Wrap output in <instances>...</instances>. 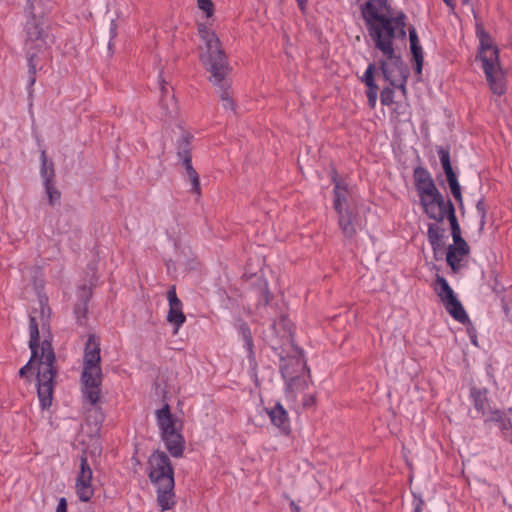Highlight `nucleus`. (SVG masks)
Returning <instances> with one entry per match:
<instances>
[{
  "label": "nucleus",
  "mask_w": 512,
  "mask_h": 512,
  "mask_svg": "<svg viewBox=\"0 0 512 512\" xmlns=\"http://www.w3.org/2000/svg\"><path fill=\"white\" fill-rule=\"evenodd\" d=\"M361 13L375 48L380 50L383 56L391 62L383 61L381 63L385 79L405 94L407 74L399 58L395 55L393 42L395 38H404L406 35V16L403 13L392 16L386 0L367 1L362 7Z\"/></svg>",
  "instance_id": "obj_1"
},
{
  "label": "nucleus",
  "mask_w": 512,
  "mask_h": 512,
  "mask_svg": "<svg viewBox=\"0 0 512 512\" xmlns=\"http://www.w3.org/2000/svg\"><path fill=\"white\" fill-rule=\"evenodd\" d=\"M29 348L31 358L29 362L19 370V375L24 377L32 370L37 362L38 398L42 409H48L52 404L54 391V368L55 354L49 340L45 339L39 344V327L34 316L29 321Z\"/></svg>",
  "instance_id": "obj_2"
},
{
  "label": "nucleus",
  "mask_w": 512,
  "mask_h": 512,
  "mask_svg": "<svg viewBox=\"0 0 512 512\" xmlns=\"http://www.w3.org/2000/svg\"><path fill=\"white\" fill-rule=\"evenodd\" d=\"M198 34L205 46L200 54V59L206 69L211 73L214 85L220 88L222 106L226 110H233V99L228 91L230 84L225 79L228 73V64L225 54L220 47V41L216 33L205 24H198Z\"/></svg>",
  "instance_id": "obj_3"
},
{
  "label": "nucleus",
  "mask_w": 512,
  "mask_h": 512,
  "mask_svg": "<svg viewBox=\"0 0 512 512\" xmlns=\"http://www.w3.org/2000/svg\"><path fill=\"white\" fill-rule=\"evenodd\" d=\"M147 472L151 483L156 487L157 504L161 511L172 509L175 504L174 469L163 451L153 452L148 459Z\"/></svg>",
  "instance_id": "obj_4"
},
{
  "label": "nucleus",
  "mask_w": 512,
  "mask_h": 512,
  "mask_svg": "<svg viewBox=\"0 0 512 512\" xmlns=\"http://www.w3.org/2000/svg\"><path fill=\"white\" fill-rule=\"evenodd\" d=\"M100 344L94 335H90L85 346L83 356V370L81 380L83 395L92 405L100 399V386L102 383Z\"/></svg>",
  "instance_id": "obj_5"
},
{
  "label": "nucleus",
  "mask_w": 512,
  "mask_h": 512,
  "mask_svg": "<svg viewBox=\"0 0 512 512\" xmlns=\"http://www.w3.org/2000/svg\"><path fill=\"white\" fill-rule=\"evenodd\" d=\"M480 42L479 55L486 79L490 89L496 95H503L506 91L505 74L499 64V51L493 45L490 36L480 27L476 29Z\"/></svg>",
  "instance_id": "obj_6"
},
{
  "label": "nucleus",
  "mask_w": 512,
  "mask_h": 512,
  "mask_svg": "<svg viewBox=\"0 0 512 512\" xmlns=\"http://www.w3.org/2000/svg\"><path fill=\"white\" fill-rule=\"evenodd\" d=\"M156 421L168 452L175 458L182 457L185 449L182 422L171 413L168 404L156 411Z\"/></svg>",
  "instance_id": "obj_7"
},
{
  "label": "nucleus",
  "mask_w": 512,
  "mask_h": 512,
  "mask_svg": "<svg viewBox=\"0 0 512 512\" xmlns=\"http://www.w3.org/2000/svg\"><path fill=\"white\" fill-rule=\"evenodd\" d=\"M333 206L338 214V225L347 238L356 234V216L350 202V192L346 184L333 177Z\"/></svg>",
  "instance_id": "obj_8"
},
{
  "label": "nucleus",
  "mask_w": 512,
  "mask_h": 512,
  "mask_svg": "<svg viewBox=\"0 0 512 512\" xmlns=\"http://www.w3.org/2000/svg\"><path fill=\"white\" fill-rule=\"evenodd\" d=\"M433 288L443 303L446 311L454 320L462 324H465L469 321V317L465 312L463 305L457 299L453 289L450 287L449 283L444 277L437 274Z\"/></svg>",
  "instance_id": "obj_9"
},
{
  "label": "nucleus",
  "mask_w": 512,
  "mask_h": 512,
  "mask_svg": "<svg viewBox=\"0 0 512 512\" xmlns=\"http://www.w3.org/2000/svg\"><path fill=\"white\" fill-rule=\"evenodd\" d=\"M423 212L435 222H443L447 212L454 207L450 199H445L438 190L419 197Z\"/></svg>",
  "instance_id": "obj_10"
},
{
  "label": "nucleus",
  "mask_w": 512,
  "mask_h": 512,
  "mask_svg": "<svg viewBox=\"0 0 512 512\" xmlns=\"http://www.w3.org/2000/svg\"><path fill=\"white\" fill-rule=\"evenodd\" d=\"M92 477V469L87 457L83 454L80 457V471L75 485L77 496L82 502H88L93 497Z\"/></svg>",
  "instance_id": "obj_11"
},
{
  "label": "nucleus",
  "mask_w": 512,
  "mask_h": 512,
  "mask_svg": "<svg viewBox=\"0 0 512 512\" xmlns=\"http://www.w3.org/2000/svg\"><path fill=\"white\" fill-rule=\"evenodd\" d=\"M487 389H478L473 387L470 391V397L474 408L485 418V421H500L502 412L498 409L491 408L488 401Z\"/></svg>",
  "instance_id": "obj_12"
},
{
  "label": "nucleus",
  "mask_w": 512,
  "mask_h": 512,
  "mask_svg": "<svg viewBox=\"0 0 512 512\" xmlns=\"http://www.w3.org/2000/svg\"><path fill=\"white\" fill-rule=\"evenodd\" d=\"M167 300L169 304L167 321L174 326V334H176L186 322V316L183 312V303L177 296L175 286L170 287L167 291Z\"/></svg>",
  "instance_id": "obj_13"
},
{
  "label": "nucleus",
  "mask_w": 512,
  "mask_h": 512,
  "mask_svg": "<svg viewBox=\"0 0 512 512\" xmlns=\"http://www.w3.org/2000/svg\"><path fill=\"white\" fill-rule=\"evenodd\" d=\"M470 254V247L467 242L453 243L448 246L446 261L453 272H459L466 264Z\"/></svg>",
  "instance_id": "obj_14"
},
{
  "label": "nucleus",
  "mask_w": 512,
  "mask_h": 512,
  "mask_svg": "<svg viewBox=\"0 0 512 512\" xmlns=\"http://www.w3.org/2000/svg\"><path fill=\"white\" fill-rule=\"evenodd\" d=\"M178 156L182 159L185 166L187 177L191 183L192 190L196 194H200V180L198 173L192 167V157L189 149V141L187 138H183L178 145Z\"/></svg>",
  "instance_id": "obj_15"
},
{
  "label": "nucleus",
  "mask_w": 512,
  "mask_h": 512,
  "mask_svg": "<svg viewBox=\"0 0 512 512\" xmlns=\"http://www.w3.org/2000/svg\"><path fill=\"white\" fill-rule=\"evenodd\" d=\"M413 180L418 197L438 190L431 173L422 166H417L413 171Z\"/></svg>",
  "instance_id": "obj_16"
},
{
  "label": "nucleus",
  "mask_w": 512,
  "mask_h": 512,
  "mask_svg": "<svg viewBox=\"0 0 512 512\" xmlns=\"http://www.w3.org/2000/svg\"><path fill=\"white\" fill-rule=\"evenodd\" d=\"M281 372L286 383V398L288 401L294 402L298 393L303 392L307 388V379L303 376H293L288 366L282 367Z\"/></svg>",
  "instance_id": "obj_17"
},
{
  "label": "nucleus",
  "mask_w": 512,
  "mask_h": 512,
  "mask_svg": "<svg viewBox=\"0 0 512 512\" xmlns=\"http://www.w3.org/2000/svg\"><path fill=\"white\" fill-rule=\"evenodd\" d=\"M26 33L27 45H31V47L39 50L46 46V35L44 34L42 23L35 17L27 21Z\"/></svg>",
  "instance_id": "obj_18"
},
{
  "label": "nucleus",
  "mask_w": 512,
  "mask_h": 512,
  "mask_svg": "<svg viewBox=\"0 0 512 512\" xmlns=\"http://www.w3.org/2000/svg\"><path fill=\"white\" fill-rule=\"evenodd\" d=\"M266 411L271 423L282 433L288 434L290 431V420L285 408L280 403H276L274 407L266 409Z\"/></svg>",
  "instance_id": "obj_19"
},
{
  "label": "nucleus",
  "mask_w": 512,
  "mask_h": 512,
  "mask_svg": "<svg viewBox=\"0 0 512 512\" xmlns=\"http://www.w3.org/2000/svg\"><path fill=\"white\" fill-rule=\"evenodd\" d=\"M92 290L89 286L83 285L78 288L77 296L80 300V304L75 306L74 312L78 320L85 318L87 313V304L91 297Z\"/></svg>",
  "instance_id": "obj_20"
},
{
  "label": "nucleus",
  "mask_w": 512,
  "mask_h": 512,
  "mask_svg": "<svg viewBox=\"0 0 512 512\" xmlns=\"http://www.w3.org/2000/svg\"><path fill=\"white\" fill-rule=\"evenodd\" d=\"M409 39H410L411 52H412L413 57L416 62L415 70H416V73L420 75L422 73L423 55H422V48L419 45L418 36H417V33L414 28L409 30Z\"/></svg>",
  "instance_id": "obj_21"
},
{
  "label": "nucleus",
  "mask_w": 512,
  "mask_h": 512,
  "mask_svg": "<svg viewBox=\"0 0 512 512\" xmlns=\"http://www.w3.org/2000/svg\"><path fill=\"white\" fill-rule=\"evenodd\" d=\"M438 223H430L427 230L428 241L433 250L439 249L443 244L445 230Z\"/></svg>",
  "instance_id": "obj_22"
},
{
  "label": "nucleus",
  "mask_w": 512,
  "mask_h": 512,
  "mask_svg": "<svg viewBox=\"0 0 512 512\" xmlns=\"http://www.w3.org/2000/svg\"><path fill=\"white\" fill-rule=\"evenodd\" d=\"M437 152H438V156H439L442 168L446 175V179L448 180V179L457 177V174L454 172L452 165H451L449 149L444 148V147H439Z\"/></svg>",
  "instance_id": "obj_23"
},
{
  "label": "nucleus",
  "mask_w": 512,
  "mask_h": 512,
  "mask_svg": "<svg viewBox=\"0 0 512 512\" xmlns=\"http://www.w3.org/2000/svg\"><path fill=\"white\" fill-rule=\"evenodd\" d=\"M446 218L449 220L451 226V235L453 243L466 242L461 236V229L456 218L454 207H451L450 210L447 212Z\"/></svg>",
  "instance_id": "obj_24"
},
{
  "label": "nucleus",
  "mask_w": 512,
  "mask_h": 512,
  "mask_svg": "<svg viewBox=\"0 0 512 512\" xmlns=\"http://www.w3.org/2000/svg\"><path fill=\"white\" fill-rule=\"evenodd\" d=\"M42 167H41V176L43 178L44 184L54 182L55 171L52 162H49L46 157V152L42 151L41 153Z\"/></svg>",
  "instance_id": "obj_25"
},
{
  "label": "nucleus",
  "mask_w": 512,
  "mask_h": 512,
  "mask_svg": "<svg viewBox=\"0 0 512 512\" xmlns=\"http://www.w3.org/2000/svg\"><path fill=\"white\" fill-rule=\"evenodd\" d=\"M447 182L453 197L456 199L457 202H459L460 205H462L463 198L461 193V186L458 181V176L452 179H448Z\"/></svg>",
  "instance_id": "obj_26"
},
{
  "label": "nucleus",
  "mask_w": 512,
  "mask_h": 512,
  "mask_svg": "<svg viewBox=\"0 0 512 512\" xmlns=\"http://www.w3.org/2000/svg\"><path fill=\"white\" fill-rule=\"evenodd\" d=\"M44 187H45L48 199H49V203L51 205H54L60 199V196H61L60 192L55 187L54 182L48 183V184H44Z\"/></svg>",
  "instance_id": "obj_27"
},
{
  "label": "nucleus",
  "mask_w": 512,
  "mask_h": 512,
  "mask_svg": "<svg viewBox=\"0 0 512 512\" xmlns=\"http://www.w3.org/2000/svg\"><path fill=\"white\" fill-rule=\"evenodd\" d=\"M197 6L205 14L207 18L213 16L214 3L211 0H197Z\"/></svg>",
  "instance_id": "obj_28"
},
{
  "label": "nucleus",
  "mask_w": 512,
  "mask_h": 512,
  "mask_svg": "<svg viewBox=\"0 0 512 512\" xmlns=\"http://www.w3.org/2000/svg\"><path fill=\"white\" fill-rule=\"evenodd\" d=\"M362 81L365 83V85L367 87L377 86L374 81V65L373 64L368 65V67L362 77Z\"/></svg>",
  "instance_id": "obj_29"
},
{
  "label": "nucleus",
  "mask_w": 512,
  "mask_h": 512,
  "mask_svg": "<svg viewBox=\"0 0 512 512\" xmlns=\"http://www.w3.org/2000/svg\"><path fill=\"white\" fill-rule=\"evenodd\" d=\"M476 211L480 217V230H483L486 224V205L483 199H480L476 204Z\"/></svg>",
  "instance_id": "obj_30"
},
{
  "label": "nucleus",
  "mask_w": 512,
  "mask_h": 512,
  "mask_svg": "<svg viewBox=\"0 0 512 512\" xmlns=\"http://www.w3.org/2000/svg\"><path fill=\"white\" fill-rule=\"evenodd\" d=\"M380 101L385 106H390L394 102V91L391 88H384L380 94Z\"/></svg>",
  "instance_id": "obj_31"
},
{
  "label": "nucleus",
  "mask_w": 512,
  "mask_h": 512,
  "mask_svg": "<svg viewBox=\"0 0 512 512\" xmlns=\"http://www.w3.org/2000/svg\"><path fill=\"white\" fill-rule=\"evenodd\" d=\"M28 68H29V73L31 74L30 83H31V85H33L35 83V74L37 71V63L35 61L34 54H30L28 57Z\"/></svg>",
  "instance_id": "obj_32"
},
{
  "label": "nucleus",
  "mask_w": 512,
  "mask_h": 512,
  "mask_svg": "<svg viewBox=\"0 0 512 512\" xmlns=\"http://www.w3.org/2000/svg\"><path fill=\"white\" fill-rule=\"evenodd\" d=\"M377 91H378V86H374V87H368V90H367V99H368V104L371 108H375L376 106V102H377Z\"/></svg>",
  "instance_id": "obj_33"
},
{
  "label": "nucleus",
  "mask_w": 512,
  "mask_h": 512,
  "mask_svg": "<svg viewBox=\"0 0 512 512\" xmlns=\"http://www.w3.org/2000/svg\"><path fill=\"white\" fill-rule=\"evenodd\" d=\"M243 337H244V343H245L246 348L248 350H251L253 341H252L250 330L248 328H243Z\"/></svg>",
  "instance_id": "obj_34"
},
{
  "label": "nucleus",
  "mask_w": 512,
  "mask_h": 512,
  "mask_svg": "<svg viewBox=\"0 0 512 512\" xmlns=\"http://www.w3.org/2000/svg\"><path fill=\"white\" fill-rule=\"evenodd\" d=\"M67 500L64 497H61L58 501L56 511L55 512H67Z\"/></svg>",
  "instance_id": "obj_35"
},
{
  "label": "nucleus",
  "mask_w": 512,
  "mask_h": 512,
  "mask_svg": "<svg viewBox=\"0 0 512 512\" xmlns=\"http://www.w3.org/2000/svg\"><path fill=\"white\" fill-rule=\"evenodd\" d=\"M315 403V398L312 395H305L303 397V405L305 407L312 406Z\"/></svg>",
  "instance_id": "obj_36"
},
{
  "label": "nucleus",
  "mask_w": 512,
  "mask_h": 512,
  "mask_svg": "<svg viewBox=\"0 0 512 512\" xmlns=\"http://www.w3.org/2000/svg\"><path fill=\"white\" fill-rule=\"evenodd\" d=\"M442 1L446 4V6L449 8V10L451 12L455 11L456 4H455L454 0H442Z\"/></svg>",
  "instance_id": "obj_37"
},
{
  "label": "nucleus",
  "mask_w": 512,
  "mask_h": 512,
  "mask_svg": "<svg viewBox=\"0 0 512 512\" xmlns=\"http://www.w3.org/2000/svg\"><path fill=\"white\" fill-rule=\"evenodd\" d=\"M502 424V430L504 432H509L510 425H512L509 421H504L503 418L499 421Z\"/></svg>",
  "instance_id": "obj_38"
},
{
  "label": "nucleus",
  "mask_w": 512,
  "mask_h": 512,
  "mask_svg": "<svg viewBox=\"0 0 512 512\" xmlns=\"http://www.w3.org/2000/svg\"><path fill=\"white\" fill-rule=\"evenodd\" d=\"M504 436L512 444V425H510L509 432H504Z\"/></svg>",
  "instance_id": "obj_39"
},
{
  "label": "nucleus",
  "mask_w": 512,
  "mask_h": 512,
  "mask_svg": "<svg viewBox=\"0 0 512 512\" xmlns=\"http://www.w3.org/2000/svg\"><path fill=\"white\" fill-rule=\"evenodd\" d=\"M300 8L303 9L307 3V0H296Z\"/></svg>",
  "instance_id": "obj_40"
},
{
  "label": "nucleus",
  "mask_w": 512,
  "mask_h": 512,
  "mask_svg": "<svg viewBox=\"0 0 512 512\" xmlns=\"http://www.w3.org/2000/svg\"><path fill=\"white\" fill-rule=\"evenodd\" d=\"M115 30H116V23L115 21L113 20L111 22V33L113 34V37L115 36Z\"/></svg>",
  "instance_id": "obj_41"
},
{
  "label": "nucleus",
  "mask_w": 512,
  "mask_h": 512,
  "mask_svg": "<svg viewBox=\"0 0 512 512\" xmlns=\"http://www.w3.org/2000/svg\"><path fill=\"white\" fill-rule=\"evenodd\" d=\"M160 89H161V93H162V94H164V93H165V91H166V87H165V85H164V84H161Z\"/></svg>",
  "instance_id": "obj_42"
},
{
  "label": "nucleus",
  "mask_w": 512,
  "mask_h": 512,
  "mask_svg": "<svg viewBox=\"0 0 512 512\" xmlns=\"http://www.w3.org/2000/svg\"><path fill=\"white\" fill-rule=\"evenodd\" d=\"M291 506L294 508V510H295L296 512H298V511H299V507H298V506H296L293 502L291 503Z\"/></svg>",
  "instance_id": "obj_43"
},
{
  "label": "nucleus",
  "mask_w": 512,
  "mask_h": 512,
  "mask_svg": "<svg viewBox=\"0 0 512 512\" xmlns=\"http://www.w3.org/2000/svg\"><path fill=\"white\" fill-rule=\"evenodd\" d=\"M415 512H421L420 505H418V506L415 508Z\"/></svg>",
  "instance_id": "obj_44"
},
{
  "label": "nucleus",
  "mask_w": 512,
  "mask_h": 512,
  "mask_svg": "<svg viewBox=\"0 0 512 512\" xmlns=\"http://www.w3.org/2000/svg\"><path fill=\"white\" fill-rule=\"evenodd\" d=\"M469 0H462L463 4H468Z\"/></svg>",
  "instance_id": "obj_45"
}]
</instances>
